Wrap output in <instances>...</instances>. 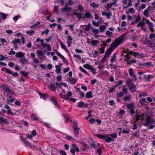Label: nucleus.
I'll return each mask as SVG.
<instances>
[{"label": "nucleus", "instance_id": "nucleus-1", "mask_svg": "<svg viewBox=\"0 0 155 155\" xmlns=\"http://www.w3.org/2000/svg\"><path fill=\"white\" fill-rule=\"evenodd\" d=\"M127 34V32L124 33L121 35L118 38H116L114 42L111 44L110 47L106 51L105 55L108 58L112 52L113 50L115 49L123 42Z\"/></svg>", "mask_w": 155, "mask_h": 155}, {"label": "nucleus", "instance_id": "nucleus-2", "mask_svg": "<svg viewBox=\"0 0 155 155\" xmlns=\"http://www.w3.org/2000/svg\"><path fill=\"white\" fill-rule=\"evenodd\" d=\"M151 116L150 114H146L145 118L146 119L143 120V125L145 126L149 125L150 124H154L155 120L151 118Z\"/></svg>", "mask_w": 155, "mask_h": 155}, {"label": "nucleus", "instance_id": "nucleus-3", "mask_svg": "<svg viewBox=\"0 0 155 155\" xmlns=\"http://www.w3.org/2000/svg\"><path fill=\"white\" fill-rule=\"evenodd\" d=\"M126 83L129 89L133 91H135L136 88L135 85L133 83L132 80L128 78L126 80Z\"/></svg>", "mask_w": 155, "mask_h": 155}, {"label": "nucleus", "instance_id": "nucleus-4", "mask_svg": "<svg viewBox=\"0 0 155 155\" xmlns=\"http://www.w3.org/2000/svg\"><path fill=\"white\" fill-rule=\"evenodd\" d=\"M145 43L149 47L153 48L155 50V39H153L152 41L148 39H146L145 41Z\"/></svg>", "mask_w": 155, "mask_h": 155}, {"label": "nucleus", "instance_id": "nucleus-5", "mask_svg": "<svg viewBox=\"0 0 155 155\" xmlns=\"http://www.w3.org/2000/svg\"><path fill=\"white\" fill-rule=\"evenodd\" d=\"M72 148L70 149V152L74 155H76L75 152H78L80 151L79 149L76 146V144H73L72 145Z\"/></svg>", "mask_w": 155, "mask_h": 155}, {"label": "nucleus", "instance_id": "nucleus-6", "mask_svg": "<svg viewBox=\"0 0 155 155\" xmlns=\"http://www.w3.org/2000/svg\"><path fill=\"white\" fill-rule=\"evenodd\" d=\"M61 12L66 13L67 15H69V13L71 11V7H63L60 9Z\"/></svg>", "mask_w": 155, "mask_h": 155}, {"label": "nucleus", "instance_id": "nucleus-7", "mask_svg": "<svg viewBox=\"0 0 155 155\" xmlns=\"http://www.w3.org/2000/svg\"><path fill=\"white\" fill-rule=\"evenodd\" d=\"M128 0H122V2L124 5H123V6L124 8H128L132 4L131 0L129 1V3L127 4V1Z\"/></svg>", "mask_w": 155, "mask_h": 155}, {"label": "nucleus", "instance_id": "nucleus-8", "mask_svg": "<svg viewBox=\"0 0 155 155\" xmlns=\"http://www.w3.org/2000/svg\"><path fill=\"white\" fill-rule=\"evenodd\" d=\"M130 54L133 55L135 57L143 58L145 57L143 54H140L137 52H134L130 51Z\"/></svg>", "mask_w": 155, "mask_h": 155}, {"label": "nucleus", "instance_id": "nucleus-9", "mask_svg": "<svg viewBox=\"0 0 155 155\" xmlns=\"http://www.w3.org/2000/svg\"><path fill=\"white\" fill-rule=\"evenodd\" d=\"M21 141L23 142L24 145L28 147V148H31L32 147V145L31 144V143L27 141L24 140V139H21Z\"/></svg>", "mask_w": 155, "mask_h": 155}, {"label": "nucleus", "instance_id": "nucleus-10", "mask_svg": "<svg viewBox=\"0 0 155 155\" xmlns=\"http://www.w3.org/2000/svg\"><path fill=\"white\" fill-rule=\"evenodd\" d=\"M145 117V115L144 114H143L142 115H137L136 116V120L137 121L141 120V121H143ZM143 121L142 122V123H143Z\"/></svg>", "mask_w": 155, "mask_h": 155}, {"label": "nucleus", "instance_id": "nucleus-11", "mask_svg": "<svg viewBox=\"0 0 155 155\" xmlns=\"http://www.w3.org/2000/svg\"><path fill=\"white\" fill-rule=\"evenodd\" d=\"M87 106L88 104L87 103H85L82 101L79 102L78 104V107L79 108H81L82 107L87 108Z\"/></svg>", "mask_w": 155, "mask_h": 155}, {"label": "nucleus", "instance_id": "nucleus-12", "mask_svg": "<svg viewBox=\"0 0 155 155\" xmlns=\"http://www.w3.org/2000/svg\"><path fill=\"white\" fill-rule=\"evenodd\" d=\"M137 27H140L144 31L147 30L145 26V23L143 21H140L137 25Z\"/></svg>", "mask_w": 155, "mask_h": 155}, {"label": "nucleus", "instance_id": "nucleus-13", "mask_svg": "<svg viewBox=\"0 0 155 155\" xmlns=\"http://www.w3.org/2000/svg\"><path fill=\"white\" fill-rule=\"evenodd\" d=\"M74 130V134L75 136L78 137L79 134V128L76 126H73V127Z\"/></svg>", "mask_w": 155, "mask_h": 155}, {"label": "nucleus", "instance_id": "nucleus-14", "mask_svg": "<svg viewBox=\"0 0 155 155\" xmlns=\"http://www.w3.org/2000/svg\"><path fill=\"white\" fill-rule=\"evenodd\" d=\"M128 72L129 75L131 77H132L135 81L137 80V78L135 75L133 74V70L132 68H130L128 70Z\"/></svg>", "mask_w": 155, "mask_h": 155}, {"label": "nucleus", "instance_id": "nucleus-15", "mask_svg": "<svg viewBox=\"0 0 155 155\" xmlns=\"http://www.w3.org/2000/svg\"><path fill=\"white\" fill-rule=\"evenodd\" d=\"M72 40L73 39L69 35H68L67 43L68 46L69 47H70L72 43Z\"/></svg>", "mask_w": 155, "mask_h": 155}, {"label": "nucleus", "instance_id": "nucleus-16", "mask_svg": "<svg viewBox=\"0 0 155 155\" xmlns=\"http://www.w3.org/2000/svg\"><path fill=\"white\" fill-rule=\"evenodd\" d=\"M25 55V53H23L21 52H19L16 53L15 57L16 58H20L24 57Z\"/></svg>", "mask_w": 155, "mask_h": 155}, {"label": "nucleus", "instance_id": "nucleus-17", "mask_svg": "<svg viewBox=\"0 0 155 155\" xmlns=\"http://www.w3.org/2000/svg\"><path fill=\"white\" fill-rule=\"evenodd\" d=\"M41 45L43 48L47 47V49L48 51H50L51 50V48L50 46V45L49 44H47L45 43H44L42 44Z\"/></svg>", "mask_w": 155, "mask_h": 155}, {"label": "nucleus", "instance_id": "nucleus-18", "mask_svg": "<svg viewBox=\"0 0 155 155\" xmlns=\"http://www.w3.org/2000/svg\"><path fill=\"white\" fill-rule=\"evenodd\" d=\"M67 81L71 84H75L76 83V80L74 78H71V77L68 79Z\"/></svg>", "mask_w": 155, "mask_h": 155}, {"label": "nucleus", "instance_id": "nucleus-19", "mask_svg": "<svg viewBox=\"0 0 155 155\" xmlns=\"http://www.w3.org/2000/svg\"><path fill=\"white\" fill-rule=\"evenodd\" d=\"M92 92L91 91H89L86 94V97L87 98H91L93 97L92 95Z\"/></svg>", "mask_w": 155, "mask_h": 155}, {"label": "nucleus", "instance_id": "nucleus-20", "mask_svg": "<svg viewBox=\"0 0 155 155\" xmlns=\"http://www.w3.org/2000/svg\"><path fill=\"white\" fill-rule=\"evenodd\" d=\"M8 103L10 104V103H13L15 101V99L14 97L11 96H9V98L7 99Z\"/></svg>", "mask_w": 155, "mask_h": 155}, {"label": "nucleus", "instance_id": "nucleus-21", "mask_svg": "<svg viewBox=\"0 0 155 155\" xmlns=\"http://www.w3.org/2000/svg\"><path fill=\"white\" fill-rule=\"evenodd\" d=\"M102 15H106L107 16V18L108 19L110 18V16L112 15V14L111 12L108 13L107 12L104 11L102 12Z\"/></svg>", "mask_w": 155, "mask_h": 155}, {"label": "nucleus", "instance_id": "nucleus-22", "mask_svg": "<svg viewBox=\"0 0 155 155\" xmlns=\"http://www.w3.org/2000/svg\"><path fill=\"white\" fill-rule=\"evenodd\" d=\"M72 93L71 91H69L68 92L67 94H65L64 99L66 100H68L69 99Z\"/></svg>", "mask_w": 155, "mask_h": 155}, {"label": "nucleus", "instance_id": "nucleus-23", "mask_svg": "<svg viewBox=\"0 0 155 155\" xmlns=\"http://www.w3.org/2000/svg\"><path fill=\"white\" fill-rule=\"evenodd\" d=\"M65 137L67 140H70L71 141H76V140H75V138H73L72 136H71L70 135H66Z\"/></svg>", "mask_w": 155, "mask_h": 155}, {"label": "nucleus", "instance_id": "nucleus-24", "mask_svg": "<svg viewBox=\"0 0 155 155\" xmlns=\"http://www.w3.org/2000/svg\"><path fill=\"white\" fill-rule=\"evenodd\" d=\"M59 42L61 48L62 49H64L66 52H68V51L67 48V47L65 45H64L61 41H60Z\"/></svg>", "mask_w": 155, "mask_h": 155}, {"label": "nucleus", "instance_id": "nucleus-25", "mask_svg": "<svg viewBox=\"0 0 155 155\" xmlns=\"http://www.w3.org/2000/svg\"><path fill=\"white\" fill-rule=\"evenodd\" d=\"M154 76L153 75H148L147 76L145 77L146 81L147 82L150 81L151 79L153 78Z\"/></svg>", "mask_w": 155, "mask_h": 155}, {"label": "nucleus", "instance_id": "nucleus-26", "mask_svg": "<svg viewBox=\"0 0 155 155\" xmlns=\"http://www.w3.org/2000/svg\"><path fill=\"white\" fill-rule=\"evenodd\" d=\"M8 15V14L7 15L2 12L0 13V16L4 20L7 18V17Z\"/></svg>", "mask_w": 155, "mask_h": 155}, {"label": "nucleus", "instance_id": "nucleus-27", "mask_svg": "<svg viewBox=\"0 0 155 155\" xmlns=\"http://www.w3.org/2000/svg\"><path fill=\"white\" fill-rule=\"evenodd\" d=\"M28 61V60L27 59L23 58H20V62L21 63V64L22 65L26 64Z\"/></svg>", "mask_w": 155, "mask_h": 155}, {"label": "nucleus", "instance_id": "nucleus-28", "mask_svg": "<svg viewBox=\"0 0 155 155\" xmlns=\"http://www.w3.org/2000/svg\"><path fill=\"white\" fill-rule=\"evenodd\" d=\"M116 58L117 57L115 53H114V55L112 56V58L110 60V62L112 64L116 62Z\"/></svg>", "mask_w": 155, "mask_h": 155}, {"label": "nucleus", "instance_id": "nucleus-29", "mask_svg": "<svg viewBox=\"0 0 155 155\" xmlns=\"http://www.w3.org/2000/svg\"><path fill=\"white\" fill-rule=\"evenodd\" d=\"M55 68H56L55 72L57 74H60L61 73V67L58 65L55 66Z\"/></svg>", "mask_w": 155, "mask_h": 155}, {"label": "nucleus", "instance_id": "nucleus-30", "mask_svg": "<svg viewBox=\"0 0 155 155\" xmlns=\"http://www.w3.org/2000/svg\"><path fill=\"white\" fill-rule=\"evenodd\" d=\"M149 9L147 8L144 10L143 11V14L146 17H148L149 16Z\"/></svg>", "mask_w": 155, "mask_h": 155}, {"label": "nucleus", "instance_id": "nucleus-31", "mask_svg": "<svg viewBox=\"0 0 155 155\" xmlns=\"http://www.w3.org/2000/svg\"><path fill=\"white\" fill-rule=\"evenodd\" d=\"M131 96L130 94H129L128 95H126L124 98V101H129L130 99Z\"/></svg>", "mask_w": 155, "mask_h": 155}, {"label": "nucleus", "instance_id": "nucleus-32", "mask_svg": "<svg viewBox=\"0 0 155 155\" xmlns=\"http://www.w3.org/2000/svg\"><path fill=\"white\" fill-rule=\"evenodd\" d=\"M91 45L94 46H96L99 43V41L97 40H94L91 41Z\"/></svg>", "mask_w": 155, "mask_h": 155}, {"label": "nucleus", "instance_id": "nucleus-33", "mask_svg": "<svg viewBox=\"0 0 155 155\" xmlns=\"http://www.w3.org/2000/svg\"><path fill=\"white\" fill-rule=\"evenodd\" d=\"M21 42V40L19 38L17 39H15L13 40L12 42V43L13 44H17V43H19Z\"/></svg>", "mask_w": 155, "mask_h": 155}, {"label": "nucleus", "instance_id": "nucleus-34", "mask_svg": "<svg viewBox=\"0 0 155 155\" xmlns=\"http://www.w3.org/2000/svg\"><path fill=\"white\" fill-rule=\"evenodd\" d=\"M52 103L55 105H57L58 104V102L56 98L54 97H52L51 100Z\"/></svg>", "mask_w": 155, "mask_h": 155}, {"label": "nucleus", "instance_id": "nucleus-35", "mask_svg": "<svg viewBox=\"0 0 155 155\" xmlns=\"http://www.w3.org/2000/svg\"><path fill=\"white\" fill-rule=\"evenodd\" d=\"M39 95L40 98H42L44 99H46L48 98V95L45 94H40Z\"/></svg>", "mask_w": 155, "mask_h": 155}, {"label": "nucleus", "instance_id": "nucleus-36", "mask_svg": "<svg viewBox=\"0 0 155 155\" xmlns=\"http://www.w3.org/2000/svg\"><path fill=\"white\" fill-rule=\"evenodd\" d=\"M126 106L128 109H133L134 107V104H128L126 105Z\"/></svg>", "mask_w": 155, "mask_h": 155}, {"label": "nucleus", "instance_id": "nucleus-37", "mask_svg": "<svg viewBox=\"0 0 155 155\" xmlns=\"http://www.w3.org/2000/svg\"><path fill=\"white\" fill-rule=\"evenodd\" d=\"M5 91L8 95L14 94V93L12 92L8 88H7L5 90Z\"/></svg>", "mask_w": 155, "mask_h": 155}, {"label": "nucleus", "instance_id": "nucleus-38", "mask_svg": "<svg viewBox=\"0 0 155 155\" xmlns=\"http://www.w3.org/2000/svg\"><path fill=\"white\" fill-rule=\"evenodd\" d=\"M79 69L82 72H83L86 74L88 75H89V74L87 73V71L85 70L81 66H80L79 67Z\"/></svg>", "mask_w": 155, "mask_h": 155}, {"label": "nucleus", "instance_id": "nucleus-39", "mask_svg": "<svg viewBox=\"0 0 155 155\" xmlns=\"http://www.w3.org/2000/svg\"><path fill=\"white\" fill-rule=\"evenodd\" d=\"M106 27L104 25H102L100 26L99 29L100 30V32H103L104 31V30L105 29Z\"/></svg>", "mask_w": 155, "mask_h": 155}, {"label": "nucleus", "instance_id": "nucleus-40", "mask_svg": "<svg viewBox=\"0 0 155 155\" xmlns=\"http://www.w3.org/2000/svg\"><path fill=\"white\" fill-rule=\"evenodd\" d=\"M59 57L62 59L64 63L65 64L68 63V61L67 59L62 54Z\"/></svg>", "mask_w": 155, "mask_h": 155}, {"label": "nucleus", "instance_id": "nucleus-41", "mask_svg": "<svg viewBox=\"0 0 155 155\" xmlns=\"http://www.w3.org/2000/svg\"><path fill=\"white\" fill-rule=\"evenodd\" d=\"M146 23L150 26L153 27V24L150 22V20L146 19Z\"/></svg>", "mask_w": 155, "mask_h": 155}, {"label": "nucleus", "instance_id": "nucleus-42", "mask_svg": "<svg viewBox=\"0 0 155 155\" xmlns=\"http://www.w3.org/2000/svg\"><path fill=\"white\" fill-rule=\"evenodd\" d=\"M83 67L86 69L90 70L92 67L89 64H86L84 65L83 66Z\"/></svg>", "mask_w": 155, "mask_h": 155}, {"label": "nucleus", "instance_id": "nucleus-43", "mask_svg": "<svg viewBox=\"0 0 155 155\" xmlns=\"http://www.w3.org/2000/svg\"><path fill=\"white\" fill-rule=\"evenodd\" d=\"M35 31L33 30H31L30 31H26V34L30 35H32L34 33Z\"/></svg>", "mask_w": 155, "mask_h": 155}, {"label": "nucleus", "instance_id": "nucleus-44", "mask_svg": "<svg viewBox=\"0 0 155 155\" xmlns=\"http://www.w3.org/2000/svg\"><path fill=\"white\" fill-rule=\"evenodd\" d=\"M124 94L123 92H120L119 93H117L116 94V96L117 97L120 98Z\"/></svg>", "mask_w": 155, "mask_h": 155}, {"label": "nucleus", "instance_id": "nucleus-45", "mask_svg": "<svg viewBox=\"0 0 155 155\" xmlns=\"http://www.w3.org/2000/svg\"><path fill=\"white\" fill-rule=\"evenodd\" d=\"M78 10L81 12H82L84 10V8L81 5H79L78 6Z\"/></svg>", "mask_w": 155, "mask_h": 155}, {"label": "nucleus", "instance_id": "nucleus-46", "mask_svg": "<svg viewBox=\"0 0 155 155\" xmlns=\"http://www.w3.org/2000/svg\"><path fill=\"white\" fill-rule=\"evenodd\" d=\"M91 5L94 8H98L99 6L98 4H96L94 2L91 4Z\"/></svg>", "mask_w": 155, "mask_h": 155}, {"label": "nucleus", "instance_id": "nucleus-47", "mask_svg": "<svg viewBox=\"0 0 155 155\" xmlns=\"http://www.w3.org/2000/svg\"><path fill=\"white\" fill-rule=\"evenodd\" d=\"M91 24L89 23L85 27V29L87 31H88L91 28Z\"/></svg>", "mask_w": 155, "mask_h": 155}, {"label": "nucleus", "instance_id": "nucleus-48", "mask_svg": "<svg viewBox=\"0 0 155 155\" xmlns=\"http://www.w3.org/2000/svg\"><path fill=\"white\" fill-rule=\"evenodd\" d=\"M84 15L86 18H90L91 16L90 13L89 12L85 13Z\"/></svg>", "mask_w": 155, "mask_h": 155}, {"label": "nucleus", "instance_id": "nucleus-49", "mask_svg": "<svg viewBox=\"0 0 155 155\" xmlns=\"http://www.w3.org/2000/svg\"><path fill=\"white\" fill-rule=\"evenodd\" d=\"M31 117L32 119L35 120H38V117L36 115L33 114L31 116Z\"/></svg>", "mask_w": 155, "mask_h": 155}, {"label": "nucleus", "instance_id": "nucleus-50", "mask_svg": "<svg viewBox=\"0 0 155 155\" xmlns=\"http://www.w3.org/2000/svg\"><path fill=\"white\" fill-rule=\"evenodd\" d=\"M113 141L114 140H113L112 138L110 137H108L105 139V141L106 142L110 143V141Z\"/></svg>", "mask_w": 155, "mask_h": 155}, {"label": "nucleus", "instance_id": "nucleus-51", "mask_svg": "<svg viewBox=\"0 0 155 155\" xmlns=\"http://www.w3.org/2000/svg\"><path fill=\"white\" fill-rule=\"evenodd\" d=\"M96 135V136L99 138H100L101 139H105V137L104 136L100 134H97Z\"/></svg>", "mask_w": 155, "mask_h": 155}, {"label": "nucleus", "instance_id": "nucleus-52", "mask_svg": "<svg viewBox=\"0 0 155 155\" xmlns=\"http://www.w3.org/2000/svg\"><path fill=\"white\" fill-rule=\"evenodd\" d=\"M112 6V5L111 3H107V5L106 6H105V7L108 10V9L111 8Z\"/></svg>", "mask_w": 155, "mask_h": 155}, {"label": "nucleus", "instance_id": "nucleus-53", "mask_svg": "<svg viewBox=\"0 0 155 155\" xmlns=\"http://www.w3.org/2000/svg\"><path fill=\"white\" fill-rule=\"evenodd\" d=\"M140 102L141 104H144L145 103H146L145 98H143L141 99L140 100Z\"/></svg>", "mask_w": 155, "mask_h": 155}, {"label": "nucleus", "instance_id": "nucleus-54", "mask_svg": "<svg viewBox=\"0 0 155 155\" xmlns=\"http://www.w3.org/2000/svg\"><path fill=\"white\" fill-rule=\"evenodd\" d=\"M37 54L38 56H42L43 55V53L42 51L41 50H38L37 51Z\"/></svg>", "mask_w": 155, "mask_h": 155}, {"label": "nucleus", "instance_id": "nucleus-55", "mask_svg": "<svg viewBox=\"0 0 155 155\" xmlns=\"http://www.w3.org/2000/svg\"><path fill=\"white\" fill-rule=\"evenodd\" d=\"M155 38V34L154 33H151L150 35L149 36V38L150 39L154 38Z\"/></svg>", "mask_w": 155, "mask_h": 155}, {"label": "nucleus", "instance_id": "nucleus-56", "mask_svg": "<svg viewBox=\"0 0 155 155\" xmlns=\"http://www.w3.org/2000/svg\"><path fill=\"white\" fill-rule=\"evenodd\" d=\"M105 46H102L101 48L100 49V53L101 54H103L104 52Z\"/></svg>", "mask_w": 155, "mask_h": 155}, {"label": "nucleus", "instance_id": "nucleus-57", "mask_svg": "<svg viewBox=\"0 0 155 155\" xmlns=\"http://www.w3.org/2000/svg\"><path fill=\"white\" fill-rule=\"evenodd\" d=\"M147 93H146L145 92H143V93H140V94L139 96L142 97H145V96H147Z\"/></svg>", "mask_w": 155, "mask_h": 155}, {"label": "nucleus", "instance_id": "nucleus-58", "mask_svg": "<svg viewBox=\"0 0 155 155\" xmlns=\"http://www.w3.org/2000/svg\"><path fill=\"white\" fill-rule=\"evenodd\" d=\"M67 26L70 27V29H71V31H74V25H67Z\"/></svg>", "mask_w": 155, "mask_h": 155}, {"label": "nucleus", "instance_id": "nucleus-59", "mask_svg": "<svg viewBox=\"0 0 155 155\" xmlns=\"http://www.w3.org/2000/svg\"><path fill=\"white\" fill-rule=\"evenodd\" d=\"M92 32L96 34H97L99 33V31L98 29L95 28L93 30Z\"/></svg>", "mask_w": 155, "mask_h": 155}, {"label": "nucleus", "instance_id": "nucleus-60", "mask_svg": "<svg viewBox=\"0 0 155 155\" xmlns=\"http://www.w3.org/2000/svg\"><path fill=\"white\" fill-rule=\"evenodd\" d=\"M130 130L128 129L124 130L122 131V133L123 134H128L129 133Z\"/></svg>", "mask_w": 155, "mask_h": 155}, {"label": "nucleus", "instance_id": "nucleus-61", "mask_svg": "<svg viewBox=\"0 0 155 155\" xmlns=\"http://www.w3.org/2000/svg\"><path fill=\"white\" fill-rule=\"evenodd\" d=\"M0 61H4V60H5V59H6L7 58L4 56L3 55H0Z\"/></svg>", "mask_w": 155, "mask_h": 155}, {"label": "nucleus", "instance_id": "nucleus-62", "mask_svg": "<svg viewBox=\"0 0 155 155\" xmlns=\"http://www.w3.org/2000/svg\"><path fill=\"white\" fill-rule=\"evenodd\" d=\"M90 70L91 72L93 73L94 74H95L96 73H94L96 71V69L95 68H93L92 67H91V68L89 70Z\"/></svg>", "mask_w": 155, "mask_h": 155}, {"label": "nucleus", "instance_id": "nucleus-63", "mask_svg": "<svg viewBox=\"0 0 155 155\" xmlns=\"http://www.w3.org/2000/svg\"><path fill=\"white\" fill-rule=\"evenodd\" d=\"M49 32V30L48 29H46L45 31H43L41 33V35H43L45 34L46 35H47L48 34Z\"/></svg>", "mask_w": 155, "mask_h": 155}, {"label": "nucleus", "instance_id": "nucleus-64", "mask_svg": "<svg viewBox=\"0 0 155 155\" xmlns=\"http://www.w3.org/2000/svg\"><path fill=\"white\" fill-rule=\"evenodd\" d=\"M31 134L32 135L33 137H35L37 134L35 130H33L32 131Z\"/></svg>", "mask_w": 155, "mask_h": 155}]
</instances>
